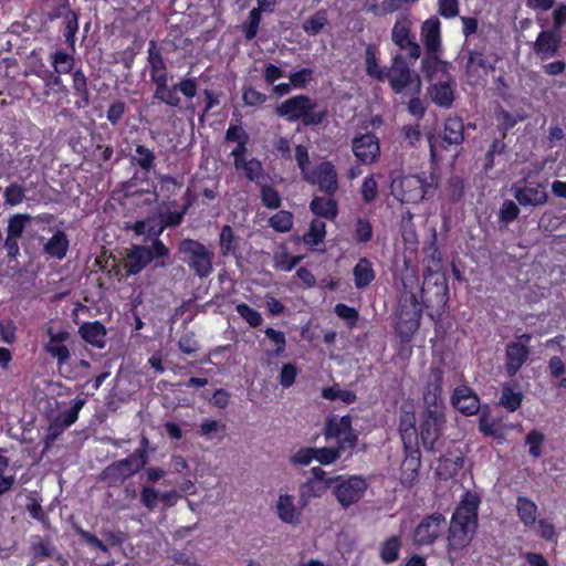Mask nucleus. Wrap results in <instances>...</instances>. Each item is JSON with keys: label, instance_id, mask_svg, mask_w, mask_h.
Returning a JSON list of instances; mask_svg holds the SVG:
<instances>
[{"label": "nucleus", "instance_id": "63", "mask_svg": "<svg viewBox=\"0 0 566 566\" xmlns=\"http://www.w3.org/2000/svg\"><path fill=\"white\" fill-rule=\"evenodd\" d=\"M315 459V448H302L297 450L290 459L294 465H308Z\"/></svg>", "mask_w": 566, "mask_h": 566}, {"label": "nucleus", "instance_id": "58", "mask_svg": "<svg viewBox=\"0 0 566 566\" xmlns=\"http://www.w3.org/2000/svg\"><path fill=\"white\" fill-rule=\"evenodd\" d=\"M342 451L338 448H315V460L327 465L339 459Z\"/></svg>", "mask_w": 566, "mask_h": 566}, {"label": "nucleus", "instance_id": "9", "mask_svg": "<svg viewBox=\"0 0 566 566\" xmlns=\"http://www.w3.org/2000/svg\"><path fill=\"white\" fill-rule=\"evenodd\" d=\"M421 316L422 308L417 296L415 294H406L396 325L402 340L408 342L411 339L419 328Z\"/></svg>", "mask_w": 566, "mask_h": 566}, {"label": "nucleus", "instance_id": "25", "mask_svg": "<svg viewBox=\"0 0 566 566\" xmlns=\"http://www.w3.org/2000/svg\"><path fill=\"white\" fill-rule=\"evenodd\" d=\"M464 458L461 451L448 452L442 455L437 467V474L444 480L455 475L462 468Z\"/></svg>", "mask_w": 566, "mask_h": 566}, {"label": "nucleus", "instance_id": "54", "mask_svg": "<svg viewBox=\"0 0 566 566\" xmlns=\"http://www.w3.org/2000/svg\"><path fill=\"white\" fill-rule=\"evenodd\" d=\"M45 350L54 358L57 359L59 364H64L70 358V352L62 343L55 340H49L45 345Z\"/></svg>", "mask_w": 566, "mask_h": 566}, {"label": "nucleus", "instance_id": "35", "mask_svg": "<svg viewBox=\"0 0 566 566\" xmlns=\"http://www.w3.org/2000/svg\"><path fill=\"white\" fill-rule=\"evenodd\" d=\"M311 210L313 213L328 219H333L337 214L336 202L331 198L315 197L311 202Z\"/></svg>", "mask_w": 566, "mask_h": 566}, {"label": "nucleus", "instance_id": "37", "mask_svg": "<svg viewBox=\"0 0 566 566\" xmlns=\"http://www.w3.org/2000/svg\"><path fill=\"white\" fill-rule=\"evenodd\" d=\"M327 21V12L325 10H318L303 22V30L308 35H316L324 29Z\"/></svg>", "mask_w": 566, "mask_h": 566}, {"label": "nucleus", "instance_id": "31", "mask_svg": "<svg viewBox=\"0 0 566 566\" xmlns=\"http://www.w3.org/2000/svg\"><path fill=\"white\" fill-rule=\"evenodd\" d=\"M516 512L525 526H533L536 522L537 505L530 499L518 496L516 500Z\"/></svg>", "mask_w": 566, "mask_h": 566}, {"label": "nucleus", "instance_id": "34", "mask_svg": "<svg viewBox=\"0 0 566 566\" xmlns=\"http://www.w3.org/2000/svg\"><path fill=\"white\" fill-rule=\"evenodd\" d=\"M73 88L75 94L80 97L76 102L78 108L86 107L90 104V93L87 88L86 76L81 70L73 73Z\"/></svg>", "mask_w": 566, "mask_h": 566}, {"label": "nucleus", "instance_id": "39", "mask_svg": "<svg viewBox=\"0 0 566 566\" xmlns=\"http://www.w3.org/2000/svg\"><path fill=\"white\" fill-rule=\"evenodd\" d=\"M133 160L144 170L149 171L155 166L156 156L144 145H137Z\"/></svg>", "mask_w": 566, "mask_h": 566}, {"label": "nucleus", "instance_id": "7", "mask_svg": "<svg viewBox=\"0 0 566 566\" xmlns=\"http://www.w3.org/2000/svg\"><path fill=\"white\" fill-rule=\"evenodd\" d=\"M146 463L147 452H145L144 449H136L135 452L127 458L106 467L101 474V479L109 485L122 483L142 470Z\"/></svg>", "mask_w": 566, "mask_h": 566}, {"label": "nucleus", "instance_id": "21", "mask_svg": "<svg viewBox=\"0 0 566 566\" xmlns=\"http://www.w3.org/2000/svg\"><path fill=\"white\" fill-rule=\"evenodd\" d=\"M451 401L458 410L465 415H474L480 408L478 396L467 386L455 388Z\"/></svg>", "mask_w": 566, "mask_h": 566}, {"label": "nucleus", "instance_id": "33", "mask_svg": "<svg viewBox=\"0 0 566 566\" xmlns=\"http://www.w3.org/2000/svg\"><path fill=\"white\" fill-rule=\"evenodd\" d=\"M430 97L434 104L441 107H450L453 102V91L449 83H437L430 87Z\"/></svg>", "mask_w": 566, "mask_h": 566}, {"label": "nucleus", "instance_id": "3", "mask_svg": "<svg viewBox=\"0 0 566 566\" xmlns=\"http://www.w3.org/2000/svg\"><path fill=\"white\" fill-rule=\"evenodd\" d=\"M169 249L159 239H155L150 247L133 245L126 250L123 258L124 269L128 275H136L153 260L164 259L169 256Z\"/></svg>", "mask_w": 566, "mask_h": 566}, {"label": "nucleus", "instance_id": "32", "mask_svg": "<svg viewBox=\"0 0 566 566\" xmlns=\"http://www.w3.org/2000/svg\"><path fill=\"white\" fill-rule=\"evenodd\" d=\"M410 20L407 17H400L394 24L391 39L400 49L410 45L413 36L410 35Z\"/></svg>", "mask_w": 566, "mask_h": 566}, {"label": "nucleus", "instance_id": "46", "mask_svg": "<svg viewBox=\"0 0 566 566\" xmlns=\"http://www.w3.org/2000/svg\"><path fill=\"white\" fill-rule=\"evenodd\" d=\"M490 69H493V66L483 53L479 51H471L469 53L467 62V70L469 73L478 72L479 70H484L486 72Z\"/></svg>", "mask_w": 566, "mask_h": 566}, {"label": "nucleus", "instance_id": "44", "mask_svg": "<svg viewBox=\"0 0 566 566\" xmlns=\"http://www.w3.org/2000/svg\"><path fill=\"white\" fill-rule=\"evenodd\" d=\"M366 72L369 76L384 81L386 78L387 71L382 70L378 63L373 48L368 46L365 54Z\"/></svg>", "mask_w": 566, "mask_h": 566}, {"label": "nucleus", "instance_id": "49", "mask_svg": "<svg viewBox=\"0 0 566 566\" xmlns=\"http://www.w3.org/2000/svg\"><path fill=\"white\" fill-rule=\"evenodd\" d=\"M235 311L250 326L258 327L261 325V314L249 305L244 303L238 304Z\"/></svg>", "mask_w": 566, "mask_h": 566}, {"label": "nucleus", "instance_id": "30", "mask_svg": "<svg viewBox=\"0 0 566 566\" xmlns=\"http://www.w3.org/2000/svg\"><path fill=\"white\" fill-rule=\"evenodd\" d=\"M355 277V286L357 289H364L368 286L375 279V272L371 263L366 258L358 261L353 270Z\"/></svg>", "mask_w": 566, "mask_h": 566}, {"label": "nucleus", "instance_id": "43", "mask_svg": "<svg viewBox=\"0 0 566 566\" xmlns=\"http://www.w3.org/2000/svg\"><path fill=\"white\" fill-rule=\"evenodd\" d=\"M549 375L553 378L559 379L557 386L559 388H566V366L559 356H553L548 360L547 365Z\"/></svg>", "mask_w": 566, "mask_h": 566}, {"label": "nucleus", "instance_id": "8", "mask_svg": "<svg viewBox=\"0 0 566 566\" xmlns=\"http://www.w3.org/2000/svg\"><path fill=\"white\" fill-rule=\"evenodd\" d=\"M334 480L333 494L343 507L356 504L368 488L366 479L360 475H350L344 479L340 475L332 476Z\"/></svg>", "mask_w": 566, "mask_h": 566}, {"label": "nucleus", "instance_id": "64", "mask_svg": "<svg viewBox=\"0 0 566 566\" xmlns=\"http://www.w3.org/2000/svg\"><path fill=\"white\" fill-rule=\"evenodd\" d=\"M313 77L311 69H302L290 75L291 84L296 88H304Z\"/></svg>", "mask_w": 566, "mask_h": 566}, {"label": "nucleus", "instance_id": "16", "mask_svg": "<svg viewBox=\"0 0 566 566\" xmlns=\"http://www.w3.org/2000/svg\"><path fill=\"white\" fill-rule=\"evenodd\" d=\"M442 378L443 374L440 369L430 368L422 392L424 409L443 411Z\"/></svg>", "mask_w": 566, "mask_h": 566}, {"label": "nucleus", "instance_id": "47", "mask_svg": "<svg viewBox=\"0 0 566 566\" xmlns=\"http://www.w3.org/2000/svg\"><path fill=\"white\" fill-rule=\"evenodd\" d=\"M322 396L327 400H342L345 403H352L356 400V395L348 390H342L338 386H332L322 390Z\"/></svg>", "mask_w": 566, "mask_h": 566}, {"label": "nucleus", "instance_id": "29", "mask_svg": "<svg viewBox=\"0 0 566 566\" xmlns=\"http://www.w3.org/2000/svg\"><path fill=\"white\" fill-rule=\"evenodd\" d=\"M69 244L66 234L63 231H56L44 244L43 250L50 256L62 260L67 253Z\"/></svg>", "mask_w": 566, "mask_h": 566}, {"label": "nucleus", "instance_id": "40", "mask_svg": "<svg viewBox=\"0 0 566 566\" xmlns=\"http://www.w3.org/2000/svg\"><path fill=\"white\" fill-rule=\"evenodd\" d=\"M53 69L57 74H67L74 67V57L65 52L59 51L51 55Z\"/></svg>", "mask_w": 566, "mask_h": 566}, {"label": "nucleus", "instance_id": "14", "mask_svg": "<svg viewBox=\"0 0 566 566\" xmlns=\"http://www.w3.org/2000/svg\"><path fill=\"white\" fill-rule=\"evenodd\" d=\"M325 437L326 439H336L337 448L342 452L353 450L358 441L349 416L329 419L325 426Z\"/></svg>", "mask_w": 566, "mask_h": 566}, {"label": "nucleus", "instance_id": "53", "mask_svg": "<svg viewBox=\"0 0 566 566\" xmlns=\"http://www.w3.org/2000/svg\"><path fill=\"white\" fill-rule=\"evenodd\" d=\"M71 424H66L64 421V415L59 413L51 422L48 428L46 442L55 441L65 428H69Z\"/></svg>", "mask_w": 566, "mask_h": 566}, {"label": "nucleus", "instance_id": "17", "mask_svg": "<svg viewBox=\"0 0 566 566\" xmlns=\"http://www.w3.org/2000/svg\"><path fill=\"white\" fill-rule=\"evenodd\" d=\"M352 150L361 164H374L380 156L379 139L371 133L361 134L352 140Z\"/></svg>", "mask_w": 566, "mask_h": 566}, {"label": "nucleus", "instance_id": "28", "mask_svg": "<svg viewBox=\"0 0 566 566\" xmlns=\"http://www.w3.org/2000/svg\"><path fill=\"white\" fill-rule=\"evenodd\" d=\"M334 480H326V483H317L315 480L308 479L300 486V501L306 505L313 497H321L327 489L334 484Z\"/></svg>", "mask_w": 566, "mask_h": 566}, {"label": "nucleus", "instance_id": "20", "mask_svg": "<svg viewBox=\"0 0 566 566\" xmlns=\"http://www.w3.org/2000/svg\"><path fill=\"white\" fill-rule=\"evenodd\" d=\"M560 46V36L556 31H542L533 44L534 52L542 59L553 57Z\"/></svg>", "mask_w": 566, "mask_h": 566}, {"label": "nucleus", "instance_id": "1", "mask_svg": "<svg viewBox=\"0 0 566 566\" xmlns=\"http://www.w3.org/2000/svg\"><path fill=\"white\" fill-rule=\"evenodd\" d=\"M480 497L475 493L467 492L452 514L448 527L447 551L450 560L469 546L478 527V509Z\"/></svg>", "mask_w": 566, "mask_h": 566}, {"label": "nucleus", "instance_id": "55", "mask_svg": "<svg viewBox=\"0 0 566 566\" xmlns=\"http://www.w3.org/2000/svg\"><path fill=\"white\" fill-rule=\"evenodd\" d=\"M234 235L232 228L230 226H224L220 233V249L222 255H229L231 253H234L235 247H234Z\"/></svg>", "mask_w": 566, "mask_h": 566}, {"label": "nucleus", "instance_id": "61", "mask_svg": "<svg viewBox=\"0 0 566 566\" xmlns=\"http://www.w3.org/2000/svg\"><path fill=\"white\" fill-rule=\"evenodd\" d=\"M406 457L402 462L403 468L412 472H417L420 468V452L417 446L405 448Z\"/></svg>", "mask_w": 566, "mask_h": 566}, {"label": "nucleus", "instance_id": "26", "mask_svg": "<svg viewBox=\"0 0 566 566\" xmlns=\"http://www.w3.org/2000/svg\"><path fill=\"white\" fill-rule=\"evenodd\" d=\"M421 35L429 54H434L440 48V22L437 18L428 19L421 27Z\"/></svg>", "mask_w": 566, "mask_h": 566}, {"label": "nucleus", "instance_id": "4", "mask_svg": "<svg viewBox=\"0 0 566 566\" xmlns=\"http://www.w3.org/2000/svg\"><path fill=\"white\" fill-rule=\"evenodd\" d=\"M182 261L199 277H207L211 274L214 254L205 244L197 240L184 239L178 247Z\"/></svg>", "mask_w": 566, "mask_h": 566}, {"label": "nucleus", "instance_id": "18", "mask_svg": "<svg viewBox=\"0 0 566 566\" xmlns=\"http://www.w3.org/2000/svg\"><path fill=\"white\" fill-rule=\"evenodd\" d=\"M178 92L186 98H193L198 92L197 80L191 77L181 78L178 83L168 87L160 102L171 107H179L181 99L178 96Z\"/></svg>", "mask_w": 566, "mask_h": 566}, {"label": "nucleus", "instance_id": "57", "mask_svg": "<svg viewBox=\"0 0 566 566\" xmlns=\"http://www.w3.org/2000/svg\"><path fill=\"white\" fill-rule=\"evenodd\" d=\"M266 337L274 344L275 349L271 353L272 356H280L286 346L285 335L282 332L268 327L265 329Z\"/></svg>", "mask_w": 566, "mask_h": 566}, {"label": "nucleus", "instance_id": "62", "mask_svg": "<svg viewBox=\"0 0 566 566\" xmlns=\"http://www.w3.org/2000/svg\"><path fill=\"white\" fill-rule=\"evenodd\" d=\"M378 193V185L373 176L364 179L361 185V198L365 202H371Z\"/></svg>", "mask_w": 566, "mask_h": 566}, {"label": "nucleus", "instance_id": "24", "mask_svg": "<svg viewBox=\"0 0 566 566\" xmlns=\"http://www.w3.org/2000/svg\"><path fill=\"white\" fill-rule=\"evenodd\" d=\"M277 517L286 524L296 525L301 521V511L294 503V497L289 494H281L276 505Z\"/></svg>", "mask_w": 566, "mask_h": 566}, {"label": "nucleus", "instance_id": "12", "mask_svg": "<svg viewBox=\"0 0 566 566\" xmlns=\"http://www.w3.org/2000/svg\"><path fill=\"white\" fill-rule=\"evenodd\" d=\"M147 64L150 71V82L155 85L154 98L161 101L167 92L168 85V70L165 60L156 48V43L150 41L148 48Z\"/></svg>", "mask_w": 566, "mask_h": 566}, {"label": "nucleus", "instance_id": "6", "mask_svg": "<svg viewBox=\"0 0 566 566\" xmlns=\"http://www.w3.org/2000/svg\"><path fill=\"white\" fill-rule=\"evenodd\" d=\"M438 182L434 176H406L402 177L398 184L392 182L394 191L399 189L400 193L398 199L405 203H418L426 198L431 196L433 190L437 188Z\"/></svg>", "mask_w": 566, "mask_h": 566}, {"label": "nucleus", "instance_id": "36", "mask_svg": "<svg viewBox=\"0 0 566 566\" xmlns=\"http://www.w3.org/2000/svg\"><path fill=\"white\" fill-rule=\"evenodd\" d=\"M239 169H242L243 172H244V176L250 180V181H253L255 182L256 185H261L262 184V179L264 177V174H263V166L261 164L260 160H258L256 158H251V159H244L241 165H240V168Z\"/></svg>", "mask_w": 566, "mask_h": 566}, {"label": "nucleus", "instance_id": "48", "mask_svg": "<svg viewBox=\"0 0 566 566\" xmlns=\"http://www.w3.org/2000/svg\"><path fill=\"white\" fill-rule=\"evenodd\" d=\"M325 237V223L321 220H314L310 230L304 234V242L311 245H317Z\"/></svg>", "mask_w": 566, "mask_h": 566}, {"label": "nucleus", "instance_id": "52", "mask_svg": "<svg viewBox=\"0 0 566 566\" xmlns=\"http://www.w3.org/2000/svg\"><path fill=\"white\" fill-rule=\"evenodd\" d=\"M189 207H190V203H186L180 211H166V212L161 213L160 222L165 227V229L168 227L174 228V227L179 226L182 222L184 217H185L187 210L189 209Z\"/></svg>", "mask_w": 566, "mask_h": 566}, {"label": "nucleus", "instance_id": "38", "mask_svg": "<svg viewBox=\"0 0 566 566\" xmlns=\"http://www.w3.org/2000/svg\"><path fill=\"white\" fill-rule=\"evenodd\" d=\"M522 398L523 396L520 391H515L510 385L505 384L502 387L500 403L513 412L520 408Z\"/></svg>", "mask_w": 566, "mask_h": 566}, {"label": "nucleus", "instance_id": "11", "mask_svg": "<svg viewBox=\"0 0 566 566\" xmlns=\"http://www.w3.org/2000/svg\"><path fill=\"white\" fill-rule=\"evenodd\" d=\"M464 140V125L458 117H450L446 120L443 136L428 135V143L432 159L440 156L441 150L449 146H459Z\"/></svg>", "mask_w": 566, "mask_h": 566}, {"label": "nucleus", "instance_id": "59", "mask_svg": "<svg viewBox=\"0 0 566 566\" xmlns=\"http://www.w3.org/2000/svg\"><path fill=\"white\" fill-rule=\"evenodd\" d=\"M544 442V436L533 430L526 437V444L530 447L528 453L537 459L542 455V444Z\"/></svg>", "mask_w": 566, "mask_h": 566}, {"label": "nucleus", "instance_id": "5", "mask_svg": "<svg viewBox=\"0 0 566 566\" xmlns=\"http://www.w3.org/2000/svg\"><path fill=\"white\" fill-rule=\"evenodd\" d=\"M392 91L396 94L408 93L419 95L421 92V81L419 75L411 70L402 55H396L392 64L386 73Z\"/></svg>", "mask_w": 566, "mask_h": 566}, {"label": "nucleus", "instance_id": "19", "mask_svg": "<svg viewBox=\"0 0 566 566\" xmlns=\"http://www.w3.org/2000/svg\"><path fill=\"white\" fill-rule=\"evenodd\" d=\"M511 191L521 206H543L547 202L548 195L545 187L541 184L535 186L520 187L513 186Z\"/></svg>", "mask_w": 566, "mask_h": 566}, {"label": "nucleus", "instance_id": "27", "mask_svg": "<svg viewBox=\"0 0 566 566\" xmlns=\"http://www.w3.org/2000/svg\"><path fill=\"white\" fill-rule=\"evenodd\" d=\"M80 334L85 342L97 348L105 345L106 329L99 322L84 323L80 327Z\"/></svg>", "mask_w": 566, "mask_h": 566}, {"label": "nucleus", "instance_id": "41", "mask_svg": "<svg viewBox=\"0 0 566 566\" xmlns=\"http://www.w3.org/2000/svg\"><path fill=\"white\" fill-rule=\"evenodd\" d=\"M401 543L397 536L385 541L380 547V557L385 563H392L398 558Z\"/></svg>", "mask_w": 566, "mask_h": 566}, {"label": "nucleus", "instance_id": "23", "mask_svg": "<svg viewBox=\"0 0 566 566\" xmlns=\"http://www.w3.org/2000/svg\"><path fill=\"white\" fill-rule=\"evenodd\" d=\"M399 433L405 448H410L418 444L416 415L412 410L402 409L399 419Z\"/></svg>", "mask_w": 566, "mask_h": 566}, {"label": "nucleus", "instance_id": "42", "mask_svg": "<svg viewBox=\"0 0 566 566\" xmlns=\"http://www.w3.org/2000/svg\"><path fill=\"white\" fill-rule=\"evenodd\" d=\"M269 224L279 232H287L293 226V214L286 210H281L269 219Z\"/></svg>", "mask_w": 566, "mask_h": 566}, {"label": "nucleus", "instance_id": "13", "mask_svg": "<svg viewBox=\"0 0 566 566\" xmlns=\"http://www.w3.org/2000/svg\"><path fill=\"white\" fill-rule=\"evenodd\" d=\"M443 423L444 412L442 410H423L419 426V436L426 450L432 451L434 449L437 441L441 437Z\"/></svg>", "mask_w": 566, "mask_h": 566}, {"label": "nucleus", "instance_id": "2", "mask_svg": "<svg viewBox=\"0 0 566 566\" xmlns=\"http://www.w3.org/2000/svg\"><path fill=\"white\" fill-rule=\"evenodd\" d=\"M317 103L307 95H296L276 106V114L289 122L302 119L305 126L321 124L327 115L325 108L316 111Z\"/></svg>", "mask_w": 566, "mask_h": 566}, {"label": "nucleus", "instance_id": "45", "mask_svg": "<svg viewBox=\"0 0 566 566\" xmlns=\"http://www.w3.org/2000/svg\"><path fill=\"white\" fill-rule=\"evenodd\" d=\"M259 186L262 203L269 209L280 208L282 200L279 192L271 186L264 184H261Z\"/></svg>", "mask_w": 566, "mask_h": 566}, {"label": "nucleus", "instance_id": "50", "mask_svg": "<svg viewBox=\"0 0 566 566\" xmlns=\"http://www.w3.org/2000/svg\"><path fill=\"white\" fill-rule=\"evenodd\" d=\"M24 198L25 189L18 184H11L4 190V200L7 205L18 206L24 200Z\"/></svg>", "mask_w": 566, "mask_h": 566}, {"label": "nucleus", "instance_id": "56", "mask_svg": "<svg viewBox=\"0 0 566 566\" xmlns=\"http://www.w3.org/2000/svg\"><path fill=\"white\" fill-rule=\"evenodd\" d=\"M140 502L149 511L155 510L159 502V492L150 485H144L140 490Z\"/></svg>", "mask_w": 566, "mask_h": 566}, {"label": "nucleus", "instance_id": "10", "mask_svg": "<svg viewBox=\"0 0 566 566\" xmlns=\"http://www.w3.org/2000/svg\"><path fill=\"white\" fill-rule=\"evenodd\" d=\"M447 520L442 513L424 516L412 532V544L417 547L432 545L446 531Z\"/></svg>", "mask_w": 566, "mask_h": 566}, {"label": "nucleus", "instance_id": "60", "mask_svg": "<svg viewBox=\"0 0 566 566\" xmlns=\"http://www.w3.org/2000/svg\"><path fill=\"white\" fill-rule=\"evenodd\" d=\"M66 42L74 44L75 34L78 30V19L74 11H69L64 17Z\"/></svg>", "mask_w": 566, "mask_h": 566}, {"label": "nucleus", "instance_id": "51", "mask_svg": "<svg viewBox=\"0 0 566 566\" xmlns=\"http://www.w3.org/2000/svg\"><path fill=\"white\" fill-rule=\"evenodd\" d=\"M31 220L29 214H14L8 224V234L11 237L20 238L27 223Z\"/></svg>", "mask_w": 566, "mask_h": 566}, {"label": "nucleus", "instance_id": "15", "mask_svg": "<svg viewBox=\"0 0 566 566\" xmlns=\"http://www.w3.org/2000/svg\"><path fill=\"white\" fill-rule=\"evenodd\" d=\"M304 180L311 185H316L319 191L328 196H333L338 189L337 172L329 161H323L310 172H305Z\"/></svg>", "mask_w": 566, "mask_h": 566}, {"label": "nucleus", "instance_id": "22", "mask_svg": "<svg viewBox=\"0 0 566 566\" xmlns=\"http://www.w3.org/2000/svg\"><path fill=\"white\" fill-rule=\"evenodd\" d=\"M530 355L526 344L514 342L506 347V369L510 376H514L525 364Z\"/></svg>", "mask_w": 566, "mask_h": 566}]
</instances>
